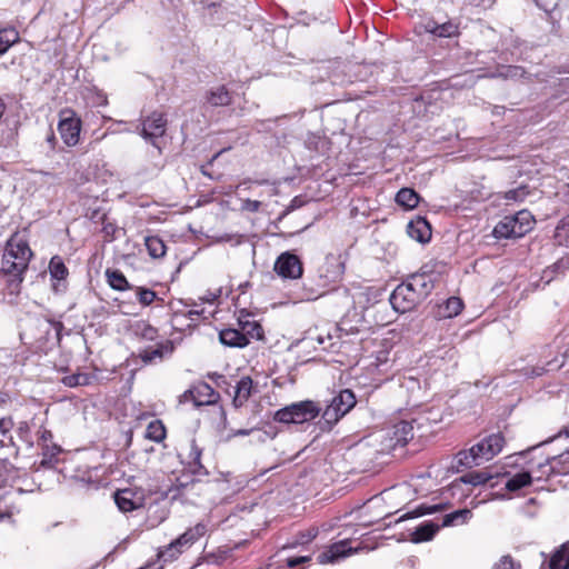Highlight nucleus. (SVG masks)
Segmentation results:
<instances>
[{
    "mask_svg": "<svg viewBox=\"0 0 569 569\" xmlns=\"http://www.w3.org/2000/svg\"><path fill=\"white\" fill-rule=\"evenodd\" d=\"M253 184L269 186V189L266 191V194L268 197H273V196L278 194V187H277V184L274 182H270L269 180H266V179H262V180H252V179L243 180L242 182H240L237 186V189H240V190H243V191H249V190L252 189Z\"/></svg>",
    "mask_w": 569,
    "mask_h": 569,
    "instance_id": "nucleus-32",
    "label": "nucleus"
},
{
    "mask_svg": "<svg viewBox=\"0 0 569 569\" xmlns=\"http://www.w3.org/2000/svg\"><path fill=\"white\" fill-rule=\"evenodd\" d=\"M206 100L212 107H224L231 103V94L224 86H218L207 92Z\"/></svg>",
    "mask_w": 569,
    "mask_h": 569,
    "instance_id": "nucleus-22",
    "label": "nucleus"
},
{
    "mask_svg": "<svg viewBox=\"0 0 569 569\" xmlns=\"http://www.w3.org/2000/svg\"><path fill=\"white\" fill-rule=\"evenodd\" d=\"M106 276L110 287L118 291H124L132 289V286L128 282L124 274L119 270H107Z\"/></svg>",
    "mask_w": 569,
    "mask_h": 569,
    "instance_id": "nucleus-29",
    "label": "nucleus"
},
{
    "mask_svg": "<svg viewBox=\"0 0 569 569\" xmlns=\"http://www.w3.org/2000/svg\"><path fill=\"white\" fill-rule=\"evenodd\" d=\"M446 508H447V505H443V503H438V505H432V506L421 505L418 508H416L412 512L406 513L405 516L399 518L398 521H402L405 519L416 518V517H420V516H425V515L436 513V512L445 510Z\"/></svg>",
    "mask_w": 569,
    "mask_h": 569,
    "instance_id": "nucleus-35",
    "label": "nucleus"
},
{
    "mask_svg": "<svg viewBox=\"0 0 569 569\" xmlns=\"http://www.w3.org/2000/svg\"><path fill=\"white\" fill-rule=\"evenodd\" d=\"M531 229V222L528 220L527 223L519 221V217H505L497 223L493 229V236L497 239L502 238H520Z\"/></svg>",
    "mask_w": 569,
    "mask_h": 569,
    "instance_id": "nucleus-7",
    "label": "nucleus"
},
{
    "mask_svg": "<svg viewBox=\"0 0 569 569\" xmlns=\"http://www.w3.org/2000/svg\"><path fill=\"white\" fill-rule=\"evenodd\" d=\"M179 547L181 551H184L190 546L187 543V541L183 540L182 536L180 535L176 540L172 541V548Z\"/></svg>",
    "mask_w": 569,
    "mask_h": 569,
    "instance_id": "nucleus-53",
    "label": "nucleus"
},
{
    "mask_svg": "<svg viewBox=\"0 0 569 569\" xmlns=\"http://www.w3.org/2000/svg\"><path fill=\"white\" fill-rule=\"evenodd\" d=\"M182 552L179 547L172 548V542H170L164 549L158 552V557L164 562H168L176 560Z\"/></svg>",
    "mask_w": 569,
    "mask_h": 569,
    "instance_id": "nucleus-44",
    "label": "nucleus"
},
{
    "mask_svg": "<svg viewBox=\"0 0 569 569\" xmlns=\"http://www.w3.org/2000/svg\"><path fill=\"white\" fill-rule=\"evenodd\" d=\"M550 569H569V541L557 550L549 562Z\"/></svg>",
    "mask_w": 569,
    "mask_h": 569,
    "instance_id": "nucleus-27",
    "label": "nucleus"
},
{
    "mask_svg": "<svg viewBox=\"0 0 569 569\" xmlns=\"http://www.w3.org/2000/svg\"><path fill=\"white\" fill-rule=\"evenodd\" d=\"M407 233L411 239L425 243L431 238V227L425 218L419 217L408 223Z\"/></svg>",
    "mask_w": 569,
    "mask_h": 569,
    "instance_id": "nucleus-18",
    "label": "nucleus"
},
{
    "mask_svg": "<svg viewBox=\"0 0 569 569\" xmlns=\"http://www.w3.org/2000/svg\"><path fill=\"white\" fill-rule=\"evenodd\" d=\"M207 527L204 523L199 522L194 527L189 528L181 536L184 541L191 547L199 538L204 536Z\"/></svg>",
    "mask_w": 569,
    "mask_h": 569,
    "instance_id": "nucleus-39",
    "label": "nucleus"
},
{
    "mask_svg": "<svg viewBox=\"0 0 569 569\" xmlns=\"http://www.w3.org/2000/svg\"><path fill=\"white\" fill-rule=\"evenodd\" d=\"M463 303L462 300L458 297L449 298L445 306L442 307L441 315L446 318H452L460 313L462 310Z\"/></svg>",
    "mask_w": 569,
    "mask_h": 569,
    "instance_id": "nucleus-38",
    "label": "nucleus"
},
{
    "mask_svg": "<svg viewBox=\"0 0 569 569\" xmlns=\"http://www.w3.org/2000/svg\"><path fill=\"white\" fill-rule=\"evenodd\" d=\"M422 28L426 32L438 38H453L459 34V26L451 20L438 23L430 19L422 24Z\"/></svg>",
    "mask_w": 569,
    "mask_h": 569,
    "instance_id": "nucleus-17",
    "label": "nucleus"
},
{
    "mask_svg": "<svg viewBox=\"0 0 569 569\" xmlns=\"http://www.w3.org/2000/svg\"><path fill=\"white\" fill-rule=\"evenodd\" d=\"M321 407L311 400L291 403L274 413V420L282 423H305L315 419Z\"/></svg>",
    "mask_w": 569,
    "mask_h": 569,
    "instance_id": "nucleus-3",
    "label": "nucleus"
},
{
    "mask_svg": "<svg viewBox=\"0 0 569 569\" xmlns=\"http://www.w3.org/2000/svg\"><path fill=\"white\" fill-rule=\"evenodd\" d=\"M103 230L106 231V233H111L113 232L114 228L112 227V224H107L104 226Z\"/></svg>",
    "mask_w": 569,
    "mask_h": 569,
    "instance_id": "nucleus-61",
    "label": "nucleus"
},
{
    "mask_svg": "<svg viewBox=\"0 0 569 569\" xmlns=\"http://www.w3.org/2000/svg\"><path fill=\"white\" fill-rule=\"evenodd\" d=\"M58 130L63 142L69 147H73L79 142L81 120L71 110L62 111Z\"/></svg>",
    "mask_w": 569,
    "mask_h": 569,
    "instance_id": "nucleus-6",
    "label": "nucleus"
},
{
    "mask_svg": "<svg viewBox=\"0 0 569 569\" xmlns=\"http://www.w3.org/2000/svg\"><path fill=\"white\" fill-rule=\"evenodd\" d=\"M545 369L542 367H536L531 368L530 372H526V375H529L531 377L535 376H541L543 373Z\"/></svg>",
    "mask_w": 569,
    "mask_h": 569,
    "instance_id": "nucleus-56",
    "label": "nucleus"
},
{
    "mask_svg": "<svg viewBox=\"0 0 569 569\" xmlns=\"http://www.w3.org/2000/svg\"><path fill=\"white\" fill-rule=\"evenodd\" d=\"M413 423L412 420H402L392 426L391 440L395 441V446H403L413 438Z\"/></svg>",
    "mask_w": 569,
    "mask_h": 569,
    "instance_id": "nucleus-20",
    "label": "nucleus"
},
{
    "mask_svg": "<svg viewBox=\"0 0 569 569\" xmlns=\"http://www.w3.org/2000/svg\"><path fill=\"white\" fill-rule=\"evenodd\" d=\"M407 282L422 300L433 289L435 277L430 273L429 267L426 264L421 268L420 272L412 274Z\"/></svg>",
    "mask_w": 569,
    "mask_h": 569,
    "instance_id": "nucleus-14",
    "label": "nucleus"
},
{
    "mask_svg": "<svg viewBox=\"0 0 569 569\" xmlns=\"http://www.w3.org/2000/svg\"><path fill=\"white\" fill-rule=\"evenodd\" d=\"M136 295H137L138 301L143 307L150 306L158 298L156 291L144 288V287H137Z\"/></svg>",
    "mask_w": 569,
    "mask_h": 569,
    "instance_id": "nucleus-42",
    "label": "nucleus"
},
{
    "mask_svg": "<svg viewBox=\"0 0 569 569\" xmlns=\"http://www.w3.org/2000/svg\"><path fill=\"white\" fill-rule=\"evenodd\" d=\"M316 536H317V531H315V530H309L308 532H306V533H301V535H300L299 542H300V543L309 542V541H311L313 538H316Z\"/></svg>",
    "mask_w": 569,
    "mask_h": 569,
    "instance_id": "nucleus-52",
    "label": "nucleus"
},
{
    "mask_svg": "<svg viewBox=\"0 0 569 569\" xmlns=\"http://www.w3.org/2000/svg\"><path fill=\"white\" fill-rule=\"evenodd\" d=\"M471 518V511L469 509H460L453 512H450L443 517L442 523L440 527H450L457 525H463L469 521Z\"/></svg>",
    "mask_w": 569,
    "mask_h": 569,
    "instance_id": "nucleus-31",
    "label": "nucleus"
},
{
    "mask_svg": "<svg viewBox=\"0 0 569 569\" xmlns=\"http://www.w3.org/2000/svg\"><path fill=\"white\" fill-rule=\"evenodd\" d=\"M241 331L248 336V339L251 338L260 339L262 337L263 330L262 327L256 321H244L240 322Z\"/></svg>",
    "mask_w": 569,
    "mask_h": 569,
    "instance_id": "nucleus-41",
    "label": "nucleus"
},
{
    "mask_svg": "<svg viewBox=\"0 0 569 569\" xmlns=\"http://www.w3.org/2000/svg\"><path fill=\"white\" fill-rule=\"evenodd\" d=\"M569 460V451H566L558 457H552L551 459H547L545 462L539 463L537 469L529 471L532 473L533 479L540 481L542 479H547L551 473H566L569 471L568 468L557 469V465L561 461Z\"/></svg>",
    "mask_w": 569,
    "mask_h": 569,
    "instance_id": "nucleus-15",
    "label": "nucleus"
},
{
    "mask_svg": "<svg viewBox=\"0 0 569 569\" xmlns=\"http://www.w3.org/2000/svg\"><path fill=\"white\" fill-rule=\"evenodd\" d=\"M252 432V429H238L233 432V436H248Z\"/></svg>",
    "mask_w": 569,
    "mask_h": 569,
    "instance_id": "nucleus-58",
    "label": "nucleus"
},
{
    "mask_svg": "<svg viewBox=\"0 0 569 569\" xmlns=\"http://www.w3.org/2000/svg\"><path fill=\"white\" fill-rule=\"evenodd\" d=\"M529 191L527 190V187L521 186L519 188L509 190L505 193L503 198L508 201H523L525 198L528 196Z\"/></svg>",
    "mask_w": 569,
    "mask_h": 569,
    "instance_id": "nucleus-45",
    "label": "nucleus"
},
{
    "mask_svg": "<svg viewBox=\"0 0 569 569\" xmlns=\"http://www.w3.org/2000/svg\"><path fill=\"white\" fill-rule=\"evenodd\" d=\"M143 493L130 488L114 492V502L122 512H130L143 506Z\"/></svg>",
    "mask_w": 569,
    "mask_h": 569,
    "instance_id": "nucleus-12",
    "label": "nucleus"
},
{
    "mask_svg": "<svg viewBox=\"0 0 569 569\" xmlns=\"http://www.w3.org/2000/svg\"><path fill=\"white\" fill-rule=\"evenodd\" d=\"M173 351L171 341H160L153 347L146 348L139 351L141 361L146 365L161 361L166 355H170Z\"/></svg>",
    "mask_w": 569,
    "mask_h": 569,
    "instance_id": "nucleus-16",
    "label": "nucleus"
},
{
    "mask_svg": "<svg viewBox=\"0 0 569 569\" xmlns=\"http://www.w3.org/2000/svg\"><path fill=\"white\" fill-rule=\"evenodd\" d=\"M420 301V297L408 282L397 286L390 296L392 308L401 313L412 310Z\"/></svg>",
    "mask_w": 569,
    "mask_h": 569,
    "instance_id": "nucleus-5",
    "label": "nucleus"
},
{
    "mask_svg": "<svg viewBox=\"0 0 569 569\" xmlns=\"http://www.w3.org/2000/svg\"><path fill=\"white\" fill-rule=\"evenodd\" d=\"M419 200V194L411 188H402L396 194V202L407 210L415 209Z\"/></svg>",
    "mask_w": 569,
    "mask_h": 569,
    "instance_id": "nucleus-25",
    "label": "nucleus"
},
{
    "mask_svg": "<svg viewBox=\"0 0 569 569\" xmlns=\"http://www.w3.org/2000/svg\"><path fill=\"white\" fill-rule=\"evenodd\" d=\"M533 480L532 473L528 471L518 472L515 476L510 477L505 487L509 491H517L526 486H529Z\"/></svg>",
    "mask_w": 569,
    "mask_h": 569,
    "instance_id": "nucleus-28",
    "label": "nucleus"
},
{
    "mask_svg": "<svg viewBox=\"0 0 569 569\" xmlns=\"http://www.w3.org/2000/svg\"><path fill=\"white\" fill-rule=\"evenodd\" d=\"M441 527L431 521L422 522L410 535V540L415 543L431 540Z\"/></svg>",
    "mask_w": 569,
    "mask_h": 569,
    "instance_id": "nucleus-21",
    "label": "nucleus"
},
{
    "mask_svg": "<svg viewBox=\"0 0 569 569\" xmlns=\"http://www.w3.org/2000/svg\"><path fill=\"white\" fill-rule=\"evenodd\" d=\"M516 217H519V221L522 223H527L528 220L532 223L529 213L526 211H520Z\"/></svg>",
    "mask_w": 569,
    "mask_h": 569,
    "instance_id": "nucleus-55",
    "label": "nucleus"
},
{
    "mask_svg": "<svg viewBox=\"0 0 569 569\" xmlns=\"http://www.w3.org/2000/svg\"><path fill=\"white\" fill-rule=\"evenodd\" d=\"M149 254L152 258H161L166 254L164 242L157 236H150L144 239Z\"/></svg>",
    "mask_w": 569,
    "mask_h": 569,
    "instance_id": "nucleus-34",
    "label": "nucleus"
},
{
    "mask_svg": "<svg viewBox=\"0 0 569 569\" xmlns=\"http://www.w3.org/2000/svg\"><path fill=\"white\" fill-rule=\"evenodd\" d=\"M274 271L282 278L298 279L302 276L303 269L296 254L283 252L274 262Z\"/></svg>",
    "mask_w": 569,
    "mask_h": 569,
    "instance_id": "nucleus-9",
    "label": "nucleus"
},
{
    "mask_svg": "<svg viewBox=\"0 0 569 569\" xmlns=\"http://www.w3.org/2000/svg\"><path fill=\"white\" fill-rule=\"evenodd\" d=\"M48 437H49V438H51V432H50V431L44 430V431H43V433H42V439H43V440H47V438H48Z\"/></svg>",
    "mask_w": 569,
    "mask_h": 569,
    "instance_id": "nucleus-62",
    "label": "nucleus"
},
{
    "mask_svg": "<svg viewBox=\"0 0 569 569\" xmlns=\"http://www.w3.org/2000/svg\"><path fill=\"white\" fill-rule=\"evenodd\" d=\"M345 273V261L341 254L329 253L323 264L319 268L320 278L325 283H333L339 281Z\"/></svg>",
    "mask_w": 569,
    "mask_h": 569,
    "instance_id": "nucleus-11",
    "label": "nucleus"
},
{
    "mask_svg": "<svg viewBox=\"0 0 569 569\" xmlns=\"http://www.w3.org/2000/svg\"><path fill=\"white\" fill-rule=\"evenodd\" d=\"M4 110H6V104L2 100V98H0V119L2 118V116L4 113Z\"/></svg>",
    "mask_w": 569,
    "mask_h": 569,
    "instance_id": "nucleus-60",
    "label": "nucleus"
},
{
    "mask_svg": "<svg viewBox=\"0 0 569 569\" xmlns=\"http://www.w3.org/2000/svg\"><path fill=\"white\" fill-rule=\"evenodd\" d=\"M189 313H190V315H199V312H198V311H190Z\"/></svg>",
    "mask_w": 569,
    "mask_h": 569,
    "instance_id": "nucleus-64",
    "label": "nucleus"
},
{
    "mask_svg": "<svg viewBox=\"0 0 569 569\" xmlns=\"http://www.w3.org/2000/svg\"><path fill=\"white\" fill-rule=\"evenodd\" d=\"M201 4L203 6L204 9H210V8L216 7L214 2H208V1H201Z\"/></svg>",
    "mask_w": 569,
    "mask_h": 569,
    "instance_id": "nucleus-59",
    "label": "nucleus"
},
{
    "mask_svg": "<svg viewBox=\"0 0 569 569\" xmlns=\"http://www.w3.org/2000/svg\"><path fill=\"white\" fill-rule=\"evenodd\" d=\"M167 130V119L164 113L152 112L142 122L141 136L157 146L154 139L162 137Z\"/></svg>",
    "mask_w": 569,
    "mask_h": 569,
    "instance_id": "nucleus-10",
    "label": "nucleus"
},
{
    "mask_svg": "<svg viewBox=\"0 0 569 569\" xmlns=\"http://www.w3.org/2000/svg\"><path fill=\"white\" fill-rule=\"evenodd\" d=\"M49 272L51 278L58 281V283L53 284L54 291H60V281H64L69 274L68 268L61 257L54 256L51 258L49 262Z\"/></svg>",
    "mask_w": 569,
    "mask_h": 569,
    "instance_id": "nucleus-24",
    "label": "nucleus"
},
{
    "mask_svg": "<svg viewBox=\"0 0 569 569\" xmlns=\"http://www.w3.org/2000/svg\"><path fill=\"white\" fill-rule=\"evenodd\" d=\"M356 551L357 549H352L351 547H349V540L345 539L329 546L326 550L318 555L317 559L318 562L322 565L335 563L340 559L352 555Z\"/></svg>",
    "mask_w": 569,
    "mask_h": 569,
    "instance_id": "nucleus-13",
    "label": "nucleus"
},
{
    "mask_svg": "<svg viewBox=\"0 0 569 569\" xmlns=\"http://www.w3.org/2000/svg\"><path fill=\"white\" fill-rule=\"evenodd\" d=\"M505 438L501 433H493L472 446L469 450L456 455L457 467L472 468L480 466L501 452Z\"/></svg>",
    "mask_w": 569,
    "mask_h": 569,
    "instance_id": "nucleus-1",
    "label": "nucleus"
},
{
    "mask_svg": "<svg viewBox=\"0 0 569 569\" xmlns=\"http://www.w3.org/2000/svg\"><path fill=\"white\" fill-rule=\"evenodd\" d=\"M20 41L19 32L14 28L0 30V56L6 53L10 47Z\"/></svg>",
    "mask_w": 569,
    "mask_h": 569,
    "instance_id": "nucleus-30",
    "label": "nucleus"
},
{
    "mask_svg": "<svg viewBox=\"0 0 569 569\" xmlns=\"http://www.w3.org/2000/svg\"><path fill=\"white\" fill-rule=\"evenodd\" d=\"M133 335L140 340L156 341L158 338V330L146 321H137L132 326Z\"/></svg>",
    "mask_w": 569,
    "mask_h": 569,
    "instance_id": "nucleus-26",
    "label": "nucleus"
},
{
    "mask_svg": "<svg viewBox=\"0 0 569 569\" xmlns=\"http://www.w3.org/2000/svg\"><path fill=\"white\" fill-rule=\"evenodd\" d=\"M219 393L207 382H198L182 395L183 401H192L194 406H209L214 403Z\"/></svg>",
    "mask_w": 569,
    "mask_h": 569,
    "instance_id": "nucleus-8",
    "label": "nucleus"
},
{
    "mask_svg": "<svg viewBox=\"0 0 569 569\" xmlns=\"http://www.w3.org/2000/svg\"><path fill=\"white\" fill-rule=\"evenodd\" d=\"M492 476L486 471H472L460 478L463 483L479 486L486 483Z\"/></svg>",
    "mask_w": 569,
    "mask_h": 569,
    "instance_id": "nucleus-40",
    "label": "nucleus"
},
{
    "mask_svg": "<svg viewBox=\"0 0 569 569\" xmlns=\"http://www.w3.org/2000/svg\"><path fill=\"white\" fill-rule=\"evenodd\" d=\"M523 70L520 67H509L506 77L522 76Z\"/></svg>",
    "mask_w": 569,
    "mask_h": 569,
    "instance_id": "nucleus-54",
    "label": "nucleus"
},
{
    "mask_svg": "<svg viewBox=\"0 0 569 569\" xmlns=\"http://www.w3.org/2000/svg\"><path fill=\"white\" fill-rule=\"evenodd\" d=\"M31 254L32 252L26 242L9 241L0 258V271L12 276L20 283Z\"/></svg>",
    "mask_w": 569,
    "mask_h": 569,
    "instance_id": "nucleus-2",
    "label": "nucleus"
},
{
    "mask_svg": "<svg viewBox=\"0 0 569 569\" xmlns=\"http://www.w3.org/2000/svg\"><path fill=\"white\" fill-rule=\"evenodd\" d=\"M146 438L161 442L166 438V428L160 420H152L146 429Z\"/></svg>",
    "mask_w": 569,
    "mask_h": 569,
    "instance_id": "nucleus-36",
    "label": "nucleus"
},
{
    "mask_svg": "<svg viewBox=\"0 0 569 569\" xmlns=\"http://www.w3.org/2000/svg\"><path fill=\"white\" fill-rule=\"evenodd\" d=\"M495 569H520V566L516 565L510 556H503L499 562L496 563Z\"/></svg>",
    "mask_w": 569,
    "mask_h": 569,
    "instance_id": "nucleus-46",
    "label": "nucleus"
},
{
    "mask_svg": "<svg viewBox=\"0 0 569 569\" xmlns=\"http://www.w3.org/2000/svg\"><path fill=\"white\" fill-rule=\"evenodd\" d=\"M189 458H190L189 463H190V466L192 468V472H194V473H202L203 466L200 462L201 450L197 447L194 441H192V443H191Z\"/></svg>",
    "mask_w": 569,
    "mask_h": 569,
    "instance_id": "nucleus-43",
    "label": "nucleus"
},
{
    "mask_svg": "<svg viewBox=\"0 0 569 569\" xmlns=\"http://www.w3.org/2000/svg\"><path fill=\"white\" fill-rule=\"evenodd\" d=\"M317 341H318L319 345H323L325 343V338L321 337V336H318L317 337Z\"/></svg>",
    "mask_w": 569,
    "mask_h": 569,
    "instance_id": "nucleus-63",
    "label": "nucleus"
},
{
    "mask_svg": "<svg viewBox=\"0 0 569 569\" xmlns=\"http://www.w3.org/2000/svg\"><path fill=\"white\" fill-rule=\"evenodd\" d=\"M86 377L82 375H70L62 379V382L68 387H77L83 385Z\"/></svg>",
    "mask_w": 569,
    "mask_h": 569,
    "instance_id": "nucleus-47",
    "label": "nucleus"
},
{
    "mask_svg": "<svg viewBox=\"0 0 569 569\" xmlns=\"http://www.w3.org/2000/svg\"><path fill=\"white\" fill-rule=\"evenodd\" d=\"M13 427V421L10 417H4L0 419V433L6 435Z\"/></svg>",
    "mask_w": 569,
    "mask_h": 569,
    "instance_id": "nucleus-50",
    "label": "nucleus"
},
{
    "mask_svg": "<svg viewBox=\"0 0 569 569\" xmlns=\"http://www.w3.org/2000/svg\"><path fill=\"white\" fill-rule=\"evenodd\" d=\"M555 239L559 244L569 247V213L557 226Z\"/></svg>",
    "mask_w": 569,
    "mask_h": 569,
    "instance_id": "nucleus-37",
    "label": "nucleus"
},
{
    "mask_svg": "<svg viewBox=\"0 0 569 569\" xmlns=\"http://www.w3.org/2000/svg\"><path fill=\"white\" fill-rule=\"evenodd\" d=\"M46 141H47V143H48V149H49L50 151H52V150H54V149H56V146H57L58 140H57L56 134H54V132H53V130H52L51 128H49V129L47 130V133H46Z\"/></svg>",
    "mask_w": 569,
    "mask_h": 569,
    "instance_id": "nucleus-51",
    "label": "nucleus"
},
{
    "mask_svg": "<svg viewBox=\"0 0 569 569\" xmlns=\"http://www.w3.org/2000/svg\"><path fill=\"white\" fill-rule=\"evenodd\" d=\"M357 403L356 396L350 389L340 390L322 413L328 429L346 416Z\"/></svg>",
    "mask_w": 569,
    "mask_h": 569,
    "instance_id": "nucleus-4",
    "label": "nucleus"
},
{
    "mask_svg": "<svg viewBox=\"0 0 569 569\" xmlns=\"http://www.w3.org/2000/svg\"><path fill=\"white\" fill-rule=\"evenodd\" d=\"M51 323H52L54 330L57 331L58 338H60V332H61V330L63 328L62 322H60V321H52Z\"/></svg>",
    "mask_w": 569,
    "mask_h": 569,
    "instance_id": "nucleus-57",
    "label": "nucleus"
},
{
    "mask_svg": "<svg viewBox=\"0 0 569 569\" xmlns=\"http://www.w3.org/2000/svg\"><path fill=\"white\" fill-rule=\"evenodd\" d=\"M219 340L222 345L233 348H243L249 343L248 336L241 330L223 329L219 333Z\"/></svg>",
    "mask_w": 569,
    "mask_h": 569,
    "instance_id": "nucleus-19",
    "label": "nucleus"
},
{
    "mask_svg": "<svg viewBox=\"0 0 569 569\" xmlns=\"http://www.w3.org/2000/svg\"><path fill=\"white\" fill-rule=\"evenodd\" d=\"M252 389V379L248 376L242 377L237 386L232 403L236 408L243 406L244 402L250 398Z\"/></svg>",
    "mask_w": 569,
    "mask_h": 569,
    "instance_id": "nucleus-23",
    "label": "nucleus"
},
{
    "mask_svg": "<svg viewBox=\"0 0 569 569\" xmlns=\"http://www.w3.org/2000/svg\"><path fill=\"white\" fill-rule=\"evenodd\" d=\"M261 207V202L259 200L244 199L242 200L241 208L242 210L249 212H257Z\"/></svg>",
    "mask_w": 569,
    "mask_h": 569,
    "instance_id": "nucleus-48",
    "label": "nucleus"
},
{
    "mask_svg": "<svg viewBox=\"0 0 569 569\" xmlns=\"http://www.w3.org/2000/svg\"><path fill=\"white\" fill-rule=\"evenodd\" d=\"M441 420V412L439 409H428L418 413L417 417L412 418V422L418 428H422L426 423H437Z\"/></svg>",
    "mask_w": 569,
    "mask_h": 569,
    "instance_id": "nucleus-33",
    "label": "nucleus"
},
{
    "mask_svg": "<svg viewBox=\"0 0 569 569\" xmlns=\"http://www.w3.org/2000/svg\"><path fill=\"white\" fill-rule=\"evenodd\" d=\"M310 559V556L289 557L286 559V562L289 568H295L299 565L308 562Z\"/></svg>",
    "mask_w": 569,
    "mask_h": 569,
    "instance_id": "nucleus-49",
    "label": "nucleus"
}]
</instances>
